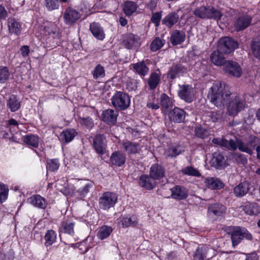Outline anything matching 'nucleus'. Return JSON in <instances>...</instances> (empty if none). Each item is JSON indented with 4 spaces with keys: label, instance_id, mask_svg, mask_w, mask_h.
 I'll use <instances>...</instances> for the list:
<instances>
[{
    "label": "nucleus",
    "instance_id": "1",
    "mask_svg": "<svg viewBox=\"0 0 260 260\" xmlns=\"http://www.w3.org/2000/svg\"><path fill=\"white\" fill-rule=\"evenodd\" d=\"M207 97L210 102L219 108L227 107L230 116H236L245 106V101L235 93H233L225 83L215 81L209 89Z\"/></svg>",
    "mask_w": 260,
    "mask_h": 260
},
{
    "label": "nucleus",
    "instance_id": "2",
    "mask_svg": "<svg viewBox=\"0 0 260 260\" xmlns=\"http://www.w3.org/2000/svg\"><path fill=\"white\" fill-rule=\"evenodd\" d=\"M228 233L231 235L232 244L234 247L237 245L242 239H252L251 235L245 228L240 226H229L226 228Z\"/></svg>",
    "mask_w": 260,
    "mask_h": 260
},
{
    "label": "nucleus",
    "instance_id": "3",
    "mask_svg": "<svg viewBox=\"0 0 260 260\" xmlns=\"http://www.w3.org/2000/svg\"><path fill=\"white\" fill-rule=\"evenodd\" d=\"M130 97L123 91H117L111 99L112 105L117 110H126L130 105Z\"/></svg>",
    "mask_w": 260,
    "mask_h": 260
},
{
    "label": "nucleus",
    "instance_id": "4",
    "mask_svg": "<svg viewBox=\"0 0 260 260\" xmlns=\"http://www.w3.org/2000/svg\"><path fill=\"white\" fill-rule=\"evenodd\" d=\"M117 201V196L116 193L106 191L103 193L99 199V206L102 209L108 210L114 207Z\"/></svg>",
    "mask_w": 260,
    "mask_h": 260
},
{
    "label": "nucleus",
    "instance_id": "5",
    "mask_svg": "<svg viewBox=\"0 0 260 260\" xmlns=\"http://www.w3.org/2000/svg\"><path fill=\"white\" fill-rule=\"evenodd\" d=\"M215 254V251L210 246L200 245L197 248L193 257V260H207L211 258Z\"/></svg>",
    "mask_w": 260,
    "mask_h": 260
},
{
    "label": "nucleus",
    "instance_id": "6",
    "mask_svg": "<svg viewBox=\"0 0 260 260\" xmlns=\"http://www.w3.org/2000/svg\"><path fill=\"white\" fill-rule=\"evenodd\" d=\"M238 46V44L232 38L225 37L221 38L219 41L217 48L224 54H229L233 52Z\"/></svg>",
    "mask_w": 260,
    "mask_h": 260
},
{
    "label": "nucleus",
    "instance_id": "7",
    "mask_svg": "<svg viewBox=\"0 0 260 260\" xmlns=\"http://www.w3.org/2000/svg\"><path fill=\"white\" fill-rule=\"evenodd\" d=\"M223 71L230 76L239 78L242 74L240 65L233 60H228L223 67Z\"/></svg>",
    "mask_w": 260,
    "mask_h": 260
},
{
    "label": "nucleus",
    "instance_id": "8",
    "mask_svg": "<svg viewBox=\"0 0 260 260\" xmlns=\"http://www.w3.org/2000/svg\"><path fill=\"white\" fill-rule=\"evenodd\" d=\"M255 137H251L247 143H245L242 140L236 138L234 140V143L236 145L235 149H231V150H236L238 149L240 151L248 153L251 155L253 154V151L254 149L255 145L252 146L253 143L255 142Z\"/></svg>",
    "mask_w": 260,
    "mask_h": 260
},
{
    "label": "nucleus",
    "instance_id": "9",
    "mask_svg": "<svg viewBox=\"0 0 260 260\" xmlns=\"http://www.w3.org/2000/svg\"><path fill=\"white\" fill-rule=\"evenodd\" d=\"M252 17L247 14L238 15L235 19L234 26L237 31L244 30L249 26L252 22Z\"/></svg>",
    "mask_w": 260,
    "mask_h": 260
},
{
    "label": "nucleus",
    "instance_id": "10",
    "mask_svg": "<svg viewBox=\"0 0 260 260\" xmlns=\"http://www.w3.org/2000/svg\"><path fill=\"white\" fill-rule=\"evenodd\" d=\"M187 69L180 63H174L170 68L167 74V77L171 79H174L183 75L187 72Z\"/></svg>",
    "mask_w": 260,
    "mask_h": 260
},
{
    "label": "nucleus",
    "instance_id": "11",
    "mask_svg": "<svg viewBox=\"0 0 260 260\" xmlns=\"http://www.w3.org/2000/svg\"><path fill=\"white\" fill-rule=\"evenodd\" d=\"M93 145L97 153L103 154L106 148V139L103 135H96L93 139Z\"/></svg>",
    "mask_w": 260,
    "mask_h": 260
},
{
    "label": "nucleus",
    "instance_id": "12",
    "mask_svg": "<svg viewBox=\"0 0 260 260\" xmlns=\"http://www.w3.org/2000/svg\"><path fill=\"white\" fill-rule=\"evenodd\" d=\"M179 97L187 103L193 101L194 94L192 87L189 85H183L178 91Z\"/></svg>",
    "mask_w": 260,
    "mask_h": 260
},
{
    "label": "nucleus",
    "instance_id": "13",
    "mask_svg": "<svg viewBox=\"0 0 260 260\" xmlns=\"http://www.w3.org/2000/svg\"><path fill=\"white\" fill-rule=\"evenodd\" d=\"M185 112L182 109L175 107L169 112V118L171 121L176 123L183 122L185 117Z\"/></svg>",
    "mask_w": 260,
    "mask_h": 260
},
{
    "label": "nucleus",
    "instance_id": "14",
    "mask_svg": "<svg viewBox=\"0 0 260 260\" xmlns=\"http://www.w3.org/2000/svg\"><path fill=\"white\" fill-rule=\"evenodd\" d=\"M123 45L127 49H135L140 45V39L137 36L128 34L124 37Z\"/></svg>",
    "mask_w": 260,
    "mask_h": 260
},
{
    "label": "nucleus",
    "instance_id": "15",
    "mask_svg": "<svg viewBox=\"0 0 260 260\" xmlns=\"http://www.w3.org/2000/svg\"><path fill=\"white\" fill-rule=\"evenodd\" d=\"M80 17L79 12L70 7L65 10L63 15L65 23L68 25L74 23Z\"/></svg>",
    "mask_w": 260,
    "mask_h": 260
},
{
    "label": "nucleus",
    "instance_id": "16",
    "mask_svg": "<svg viewBox=\"0 0 260 260\" xmlns=\"http://www.w3.org/2000/svg\"><path fill=\"white\" fill-rule=\"evenodd\" d=\"M224 53L217 48V50L213 51L210 55V61L212 63L217 66H224L225 62L228 60H226L224 56Z\"/></svg>",
    "mask_w": 260,
    "mask_h": 260
},
{
    "label": "nucleus",
    "instance_id": "17",
    "mask_svg": "<svg viewBox=\"0 0 260 260\" xmlns=\"http://www.w3.org/2000/svg\"><path fill=\"white\" fill-rule=\"evenodd\" d=\"M172 198L181 200L186 199L188 196L187 189L184 186L176 185L171 189Z\"/></svg>",
    "mask_w": 260,
    "mask_h": 260
},
{
    "label": "nucleus",
    "instance_id": "18",
    "mask_svg": "<svg viewBox=\"0 0 260 260\" xmlns=\"http://www.w3.org/2000/svg\"><path fill=\"white\" fill-rule=\"evenodd\" d=\"M118 113L117 111L113 109H107L103 111L102 119L109 124H114L116 121Z\"/></svg>",
    "mask_w": 260,
    "mask_h": 260
},
{
    "label": "nucleus",
    "instance_id": "19",
    "mask_svg": "<svg viewBox=\"0 0 260 260\" xmlns=\"http://www.w3.org/2000/svg\"><path fill=\"white\" fill-rule=\"evenodd\" d=\"M139 184L146 189L151 190L155 187L156 182L150 175H143L140 177Z\"/></svg>",
    "mask_w": 260,
    "mask_h": 260
},
{
    "label": "nucleus",
    "instance_id": "20",
    "mask_svg": "<svg viewBox=\"0 0 260 260\" xmlns=\"http://www.w3.org/2000/svg\"><path fill=\"white\" fill-rule=\"evenodd\" d=\"M165 169L162 166L154 164L150 169L149 175L156 181L162 178L165 176Z\"/></svg>",
    "mask_w": 260,
    "mask_h": 260
},
{
    "label": "nucleus",
    "instance_id": "21",
    "mask_svg": "<svg viewBox=\"0 0 260 260\" xmlns=\"http://www.w3.org/2000/svg\"><path fill=\"white\" fill-rule=\"evenodd\" d=\"M251 184L247 181L239 183L234 189V193L237 197H242L247 194L250 188Z\"/></svg>",
    "mask_w": 260,
    "mask_h": 260
},
{
    "label": "nucleus",
    "instance_id": "22",
    "mask_svg": "<svg viewBox=\"0 0 260 260\" xmlns=\"http://www.w3.org/2000/svg\"><path fill=\"white\" fill-rule=\"evenodd\" d=\"M77 133L74 129L68 128L63 130L60 134L59 140L64 144H67L71 142Z\"/></svg>",
    "mask_w": 260,
    "mask_h": 260
},
{
    "label": "nucleus",
    "instance_id": "23",
    "mask_svg": "<svg viewBox=\"0 0 260 260\" xmlns=\"http://www.w3.org/2000/svg\"><path fill=\"white\" fill-rule=\"evenodd\" d=\"M161 73L159 69L152 72L148 79V84L149 88L154 90L159 85L160 81Z\"/></svg>",
    "mask_w": 260,
    "mask_h": 260
},
{
    "label": "nucleus",
    "instance_id": "24",
    "mask_svg": "<svg viewBox=\"0 0 260 260\" xmlns=\"http://www.w3.org/2000/svg\"><path fill=\"white\" fill-rule=\"evenodd\" d=\"M212 142L214 144L220 146L221 147H224L228 150L231 149H235L236 145L234 143V140L230 139L229 141L225 139L224 138H215L212 140Z\"/></svg>",
    "mask_w": 260,
    "mask_h": 260
},
{
    "label": "nucleus",
    "instance_id": "25",
    "mask_svg": "<svg viewBox=\"0 0 260 260\" xmlns=\"http://www.w3.org/2000/svg\"><path fill=\"white\" fill-rule=\"evenodd\" d=\"M126 160L125 155L120 151L113 152L110 157L111 164L117 167L123 165Z\"/></svg>",
    "mask_w": 260,
    "mask_h": 260
},
{
    "label": "nucleus",
    "instance_id": "26",
    "mask_svg": "<svg viewBox=\"0 0 260 260\" xmlns=\"http://www.w3.org/2000/svg\"><path fill=\"white\" fill-rule=\"evenodd\" d=\"M27 201L33 206L40 209H45L47 206L45 199L38 194L29 198Z\"/></svg>",
    "mask_w": 260,
    "mask_h": 260
},
{
    "label": "nucleus",
    "instance_id": "27",
    "mask_svg": "<svg viewBox=\"0 0 260 260\" xmlns=\"http://www.w3.org/2000/svg\"><path fill=\"white\" fill-rule=\"evenodd\" d=\"M90 30L93 36L97 39L103 40L105 38V34L103 28L99 24L93 22L90 24Z\"/></svg>",
    "mask_w": 260,
    "mask_h": 260
},
{
    "label": "nucleus",
    "instance_id": "28",
    "mask_svg": "<svg viewBox=\"0 0 260 260\" xmlns=\"http://www.w3.org/2000/svg\"><path fill=\"white\" fill-rule=\"evenodd\" d=\"M131 66L134 71L142 77L145 76L149 72V68L144 61L132 64Z\"/></svg>",
    "mask_w": 260,
    "mask_h": 260
},
{
    "label": "nucleus",
    "instance_id": "29",
    "mask_svg": "<svg viewBox=\"0 0 260 260\" xmlns=\"http://www.w3.org/2000/svg\"><path fill=\"white\" fill-rule=\"evenodd\" d=\"M225 159L223 155L219 152H214L210 160L211 166L216 169L221 168L224 164Z\"/></svg>",
    "mask_w": 260,
    "mask_h": 260
},
{
    "label": "nucleus",
    "instance_id": "30",
    "mask_svg": "<svg viewBox=\"0 0 260 260\" xmlns=\"http://www.w3.org/2000/svg\"><path fill=\"white\" fill-rule=\"evenodd\" d=\"M8 28L10 33L19 35L21 30V26L18 21L12 18L8 20Z\"/></svg>",
    "mask_w": 260,
    "mask_h": 260
},
{
    "label": "nucleus",
    "instance_id": "31",
    "mask_svg": "<svg viewBox=\"0 0 260 260\" xmlns=\"http://www.w3.org/2000/svg\"><path fill=\"white\" fill-rule=\"evenodd\" d=\"M122 145L128 154L138 153L140 150L139 145L138 143H133L129 141L124 142Z\"/></svg>",
    "mask_w": 260,
    "mask_h": 260
},
{
    "label": "nucleus",
    "instance_id": "32",
    "mask_svg": "<svg viewBox=\"0 0 260 260\" xmlns=\"http://www.w3.org/2000/svg\"><path fill=\"white\" fill-rule=\"evenodd\" d=\"M74 225L75 223L73 220H66L62 222L60 228V231L62 233H67L69 235H73L74 233Z\"/></svg>",
    "mask_w": 260,
    "mask_h": 260
},
{
    "label": "nucleus",
    "instance_id": "33",
    "mask_svg": "<svg viewBox=\"0 0 260 260\" xmlns=\"http://www.w3.org/2000/svg\"><path fill=\"white\" fill-rule=\"evenodd\" d=\"M185 34L182 31L175 30L171 36V42L174 45L181 44L184 41Z\"/></svg>",
    "mask_w": 260,
    "mask_h": 260
},
{
    "label": "nucleus",
    "instance_id": "34",
    "mask_svg": "<svg viewBox=\"0 0 260 260\" xmlns=\"http://www.w3.org/2000/svg\"><path fill=\"white\" fill-rule=\"evenodd\" d=\"M178 19L179 16L176 13H170L164 18L162 23L167 27H171L177 23Z\"/></svg>",
    "mask_w": 260,
    "mask_h": 260
},
{
    "label": "nucleus",
    "instance_id": "35",
    "mask_svg": "<svg viewBox=\"0 0 260 260\" xmlns=\"http://www.w3.org/2000/svg\"><path fill=\"white\" fill-rule=\"evenodd\" d=\"M184 151V149L180 145L173 146L166 150L165 155L166 157H176Z\"/></svg>",
    "mask_w": 260,
    "mask_h": 260
},
{
    "label": "nucleus",
    "instance_id": "36",
    "mask_svg": "<svg viewBox=\"0 0 260 260\" xmlns=\"http://www.w3.org/2000/svg\"><path fill=\"white\" fill-rule=\"evenodd\" d=\"M208 211L216 216H221L225 212V207L220 204H214L209 206Z\"/></svg>",
    "mask_w": 260,
    "mask_h": 260
},
{
    "label": "nucleus",
    "instance_id": "37",
    "mask_svg": "<svg viewBox=\"0 0 260 260\" xmlns=\"http://www.w3.org/2000/svg\"><path fill=\"white\" fill-rule=\"evenodd\" d=\"M123 11L126 16H131L137 9V4L132 1H126L123 5Z\"/></svg>",
    "mask_w": 260,
    "mask_h": 260
},
{
    "label": "nucleus",
    "instance_id": "38",
    "mask_svg": "<svg viewBox=\"0 0 260 260\" xmlns=\"http://www.w3.org/2000/svg\"><path fill=\"white\" fill-rule=\"evenodd\" d=\"M222 16L221 12L212 6H208V19H214L219 20Z\"/></svg>",
    "mask_w": 260,
    "mask_h": 260
},
{
    "label": "nucleus",
    "instance_id": "39",
    "mask_svg": "<svg viewBox=\"0 0 260 260\" xmlns=\"http://www.w3.org/2000/svg\"><path fill=\"white\" fill-rule=\"evenodd\" d=\"M205 182L207 185L212 189H219L223 187V184L219 180L216 178H207Z\"/></svg>",
    "mask_w": 260,
    "mask_h": 260
},
{
    "label": "nucleus",
    "instance_id": "40",
    "mask_svg": "<svg viewBox=\"0 0 260 260\" xmlns=\"http://www.w3.org/2000/svg\"><path fill=\"white\" fill-rule=\"evenodd\" d=\"M193 14L200 18L208 19V6H201L196 8L193 11Z\"/></svg>",
    "mask_w": 260,
    "mask_h": 260
},
{
    "label": "nucleus",
    "instance_id": "41",
    "mask_svg": "<svg viewBox=\"0 0 260 260\" xmlns=\"http://www.w3.org/2000/svg\"><path fill=\"white\" fill-rule=\"evenodd\" d=\"M160 104L164 110L168 111L173 106L172 100L165 93L160 96Z\"/></svg>",
    "mask_w": 260,
    "mask_h": 260
},
{
    "label": "nucleus",
    "instance_id": "42",
    "mask_svg": "<svg viewBox=\"0 0 260 260\" xmlns=\"http://www.w3.org/2000/svg\"><path fill=\"white\" fill-rule=\"evenodd\" d=\"M56 234L53 230L48 231L44 237L45 240V245L46 246H49L52 245L56 240Z\"/></svg>",
    "mask_w": 260,
    "mask_h": 260
},
{
    "label": "nucleus",
    "instance_id": "43",
    "mask_svg": "<svg viewBox=\"0 0 260 260\" xmlns=\"http://www.w3.org/2000/svg\"><path fill=\"white\" fill-rule=\"evenodd\" d=\"M23 140L27 145L37 148L39 145V138L35 135H26L23 138Z\"/></svg>",
    "mask_w": 260,
    "mask_h": 260
},
{
    "label": "nucleus",
    "instance_id": "44",
    "mask_svg": "<svg viewBox=\"0 0 260 260\" xmlns=\"http://www.w3.org/2000/svg\"><path fill=\"white\" fill-rule=\"evenodd\" d=\"M92 74L94 79L102 78L105 76V69L101 64H98L92 71Z\"/></svg>",
    "mask_w": 260,
    "mask_h": 260
},
{
    "label": "nucleus",
    "instance_id": "45",
    "mask_svg": "<svg viewBox=\"0 0 260 260\" xmlns=\"http://www.w3.org/2000/svg\"><path fill=\"white\" fill-rule=\"evenodd\" d=\"M224 114L222 110H220L215 112H211L207 114V116L209 120L213 122L220 121Z\"/></svg>",
    "mask_w": 260,
    "mask_h": 260
},
{
    "label": "nucleus",
    "instance_id": "46",
    "mask_svg": "<svg viewBox=\"0 0 260 260\" xmlns=\"http://www.w3.org/2000/svg\"><path fill=\"white\" fill-rule=\"evenodd\" d=\"M112 229L110 226L106 225L102 226L99 230L97 236L101 239L103 240L108 237L112 232Z\"/></svg>",
    "mask_w": 260,
    "mask_h": 260
},
{
    "label": "nucleus",
    "instance_id": "47",
    "mask_svg": "<svg viewBox=\"0 0 260 260\" xmlns=\"http://www.w3.org/2000/svg\"><path fill=\"white\" fill-rule=\"evenodd\" d=\"M7 105L12 112H15L19 109L20 103L15 95H12L8 100Z\"/></svg>",
    "mask_w": 260,
    "mask_h": 260
},
{
    "label": "nucleus",
    "instance_id": "48",
    "mask_svg": "<svg viewBox=\"0 0 260 260\" xmlns=\"http://www.w3.org/2000/svg\"><path fill=\"white\" fill-rule=\"evenodd\" d=\"M251 46L253 56L260 60V39H256L252 41Z\"/></svg>",
    "mask_w": 260,
    "mask_h": 260
},
{
    "label": "nucleus",
    "instance_id": "49",
    "mask_svg": "<svg viewBox=\"0 0 260 260\" xmlns=\"http://www.w3.org/2000/svg\"><path fill=\"white\" fill-rule=\"evenodd\" d=\"M165 41L158 37L155 38L151 42L150 48L151 51L155 52L159 50L165 44Z\"/></svg>",
    "mask_w": 260,
    "mask_h": 260
},
{
    "label": "nucleus",
    "instance_id": "50",
    "mask_svg": "<svg viewBox=\"0 0 260 260\" xmlns=\"http://www.w3.org/2000/svg\"><path fill=\"white\" fill-rule=\"evenodd\" d=\"M181 173L186 175L200 177L201 174L199 171L191 166H187L183 168L181 170Z\"/></svg>",
    "mask_w": 260,
    "mask_h": 260
},
{
    "label": "nucleus",
    "instance_id": "51",
    "mask_svg": "<svg viewBox=\"0 0 260 260\" xmlns=\"http://www.w3.org/2000/svg\"><path fill=\"white\" fill-rule=\"evenodd\" d=\"M243 210L249 215L256 214L258 213L257 205L254 203H249L243 207Z\"/></svg>",
    "mask_w": 260,
    "mask_h": 260
},
{
    "label": "nucleus",
    "instance_id": "52",
    "mask_svg": "<svg viewBox=\"0 0 260 260\" xmlns=\"http://www.w3.org/2000/svg\"><path fill=\"white\" fill-rule=\"evenodd\" d=\"M44 6L48 11L57 10L59 7L58 0H45Z\"/></svg>",
    "mask_w": 260,
    "mask_h": 260
},
{
    "label": "nucleus",
    "instance_id": "53",
    "mask_svg": "<svg viewBox=\"0 0 260 260\" xmlns=\"http://www.w3.org/2000/svg\"><path fill=\"white\" fill-rule=\"evenodd\" d=\"M120 223L122 227L134 226L137 222L135 217H123L120 220Z\"/></svg>",
    "mask_w": 260,
    "mask_h": 260
},
{
    "label": "nucleus",
    "instance_id": "54",
    "mask_svg": "<svg viewBox=\"0 0 260 260\" xmlns=\"http://www.w3.org/2000/svg\"><path fill=\"white\" fill-rule=\"evenodd\" d=\"M194 132L196 136L202 139H204L209 135L208 131L201 126H197Z\"/></svg>",
    "mask_w": 260,
    "mask_h": 260
},
{
    "label": "nucleus",
    "instance_id": "55",
    "mask_svg": "<svg viewBox=\"0 0 260 260\" xmlns=\"http://www.w3.org/2000/svg\"><path fill=\"white\" fill-rule=\"evenodd\" d=\"M59 166V163L57 159H50L47 161V168L50 171L57 170Z\"/></svg>",
    "mask_w": 260,
    "mask_h": 260
},
{
    "label": "nucleus",
    "instance_id": "56",
    "mask_svg": "<svg viewBox=\"0 0 260 260\" xmlns=\"http://www.w3.org/2000/svg\"><path fill=\"white\" fill-rule=\"evenodd\" d=\"M10 76V73L7 67L0 68V83H3L7 80Z\"/></svg>",
    "mask_w": 260,
    "mask_h": 260
},
{
    "label": "nucleus",
    "instance_id": "57",
    "mask_svg": "<svg viewBox=\"0 0 260 260\" xmlns=\"http://www.w3.org/2000/svg\"><path fill=\"white\" fill-rule=\"evenodd\" d=\"M8 188L3 184H0V201L1 202L5 201L8 197Z\"/></svg>",
    "mask_w": 260,
    "mask_h": 260
},
{
    "label": "nucleus",
    "instance_id": "58",
    "mask_svg": "<svg viewBox=\"0 0 260 260\" xmlns=\"http://www.w3.org/2000/svg\"><path fill=\"white\" fill-rule=\"evenodd\" d=\"M126 88L129 91L136 90L137 88V81L134 79L128 80L126 83Z\"/></svg>",
    "mask_w": 260,
    "mask_h": 260
},
{
    "label": "nucleus",
    "instance_id": "59",
    "mask_svg": "<svg viewBox=\"0 0 260 260\" xmlns=\"http://www.w3.org/2000/svg\"><path fill=\"white\" fill-rule=\"evenodd\" d=\"M80 122L88 128H91L94 125L92 119L89 117L81 118Z\"/></svg>",
    "mask_w": 260,
    "mask_h": 260
},
{
    "label": "nucleus",
    "instance_id": "60",
    "mask_svg": "<svg viewBox=\"0 0 260 260\" xmlns=\"http://www.w3.org/2000/svg\"><path fill=\"white\" fill-rule=\"evenodd\" d=\"M93 184L91 182L85 184L83 188L78 190L79 194L81 196H84L87 194L89 191L90 189L93 187Z\"/></svg>",
    "mask_w": 260,
    "mask_h": 260
},
{
    "label": "nucleus",
    "instance_id": "61",
    "mask_svg": "<svg viewBox=\"0 0 260 260\" xmlns=\"http://www.w3.org/2000/svg\"><path fill=\"white\" fill-rule=\"evenodd\" d=\"M161 13L159 12L153 13L151 18L152 22L154 23L156 26H158L159 25Z\"/></svg>",
    "mask_w": 260,
    "mask_h": 260
},
{
    "label": "nucleus",
    "instance_id": "62",
    "mask_svg": "<svg viewBox=\"0 0 260 260\" xmlns=\"http://www.w3.org/2000/svg\"><path fill=\"white\" fill-rule=\"evenodd\" d=\"M8 13L5 7L0 5V19H5Z\"/></svg>",
    "mask_w": 260,
    "mask_h": 260
},
{
    "label": "nucleus",
    "instance_id": "63",
    "mask_svg": "<svg viewBox=\"0 0 260 260\" xmlns=\"http://www.w3.org/2000/svg\"><path fill=\"white\" fill-rule=\"evenodd\" d=\"M21 55L23 57H26L29 53V48L28 46H23L20 49Z\"/></svg>",
    "mask_w": 260,
    "mask_h": 260
},
{
    "label": "nucleus",
    "instance_id": "64",
    "mask_svg": "<svg viewBox=\"0 0 260 260\" xmlns=\"http://www.w3.org/2000/svg\"><path fill=\"white\" fill-rule=\"evenodd\" d=\"M258 257L256 253H252L249 254L247 257L246 260H258Z\"/></svg>",
    "mask_w": 260,
    "mask_h": 260
}]
</instances>
